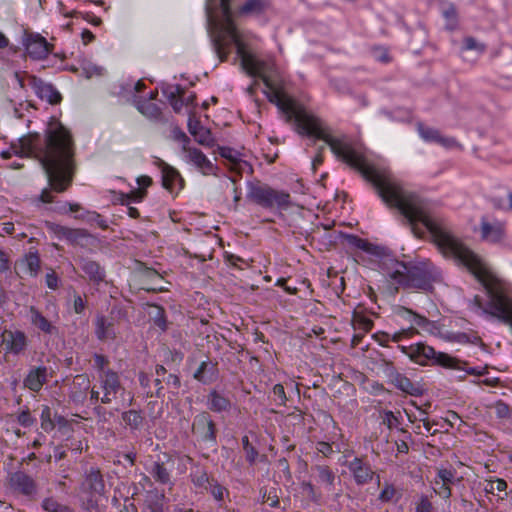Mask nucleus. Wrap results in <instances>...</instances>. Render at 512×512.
Here are the masks:
<instances>
[{
  "label": "nucleus",
  "mask_w": 512,
  "mask_h": 512,
  "mask_svg": "<svg viewBox=\"0 0 512 512\" xmlns=\"http://www.w3.org/2000/svg\"><path fill=\"white\" fill-rule=\"evenodd\" d=\"M18 423L23 427H30L34 424V419L32 418L29 410L22 411L17 417Z\"/></svg>",
  "instance_id": "obj_57"
},
{
  "label": "nucleus",
  "mask_w": 512,
  "mask_h": 512,
  "mask_svg": "<svg viewBox=\"0 0 512 512\" xmlns=\"http://www.w3.org/2000/svg\"><path fill=\"white\" fill-rule=\"evenodd\" d=\"M462 50L476 51L478 54H483L486 51V44L478 41L472 36H466L463 39Z\"/></svg>",
  "instance_id": "obj_37"
},
{
  "label": "nucleus",
  "mask_w": 512,
  "mask_h": 512,
  "mask_svg": "<svg viewBox=\"0 0 512 512\" xmlns=\"http://www.w3.org/2000/svg\"><path fill=\"white\" fill-rule=\"evenodd\" d=\"M437 477L445 484H451L454 481L455 473L450 469H439Z\"/></svg>",
  "instance_id": "obj_56"
},
{
  "label": "nucleus",
  "mask_w": 512,
  "mask_h": 512,
  "mask_svg": "<svg viewBox=\"0 0 512 512\" xmlns=\"http://www.w3.org/2000/svg\"><path fill=\"white\" fill-rule=\"evenodd\" d=\"M192 432L200 443H204L208 448L216 451L217 429L211 415L207 411H202L194 417Z\"/></svg>",
  "instance_id": "obj_6"
},
{
  "label": "nucleus",
  "mask_w": 512,
  "mask_h": 512,
  "mask_svg": "<svg viewBox=\"0 0 512 512\" xmlns=\"http://www.w3.org/2000/svg\"><path fill=\"white\" fill-rule=\"evenodd\" d=\"M390 278L404 289L428 291L432 288L433 278L430 264L427 262L416 264L397 262L396 269L390 274Z\"/></svg>",
  "instance_id": "obj_4"
},
{
  "label": "nucleus",
  "mask_w": 512,
  "mask_h": 512,
  "mask_svg": "<svg viewBox=\"0 0 512 512\" xmlns=\"http://www.w3.org/2000/svg\"><path fill=\"white\" fill-rule=\"evenodd\" d=\"M157 308V313L155 314L153 320L154 324L159 327L161 330L165 331L167 329V321L165 318L164 309L160 306H155Z\"/></svg>",
  "instance_id": "obj_52"
},
{
  "label": "nucleus",
  "mask_w": 512,
  "mask_h": 512,
  "mask_svg": "<svg viewBox=\"0 0 512 512\" xmlns=\"http://www.w3.org/2000/svg\"><path fill=\"white\" fill-rule=\"evenodd\" d=\"M50 229L58 236L65 238L71 244H79L81 240L90 236L85 229H74L58 224H49Z\"/></svg>",
  "instance_id": "obj_20"
},
{
  "label": "nucleus",
  "mask_w": 512,
  "mask_h": 512,
  "mask_svg": "<svg viewBox=\"0 0 512 512\" xmlns=\"http://www.w3.org/2000/svg\"><path fill=\"white\" fill-rule=\"evenodd\" d=\"M29 319L33 326L46 334H52L56 330L51 322L35 306L29 307Z\"/></svg>",
  "instance_id": "obj_27"
},
{
  "label": "nucleus",
  "mask_w": 512,
  "mask_h": 512,
  "mask_svg": "<svg viewBox=\"0 0 512 512\" xmlns=\"http://www.w3.org/2000/svg\"><path fill=\"white\" fill-rule=\"evenodd\" d=\"M208 491L212 494L215 500L222 501L224 494L227 492L226 488L220 485L216 480L212 478V482L208 486Z\"/></svg>",
  "instance_id": "obj_48"
},
{
  "label": "nucleus",
  "mask_w": 512,
  "mask_h": 512,
  "mask_svg": "<svg viewBox=\"0 0 512 512\" xmlns=\"http://www.w3.org/2000/svg\"><path fill=\"white\" fill-rule=\"evenodd\" d=\"M505 235L504 225L500 222L490 223L485 219L481 221V237L483 240L497 243L500 242Z\"/></svg>",
  "instance_id": "obj_24"
},
{
  "label": "nucleus",
  "mask_w": 512,
  "mask_h": 512,
  "mask_svg": "<svg viewBox=\"0 0 512 512\" xmlns=\"http://www.w3.org/2000/svg\"><path fill=\"white\" fill-rule=\"evenodd\" d=\"M173 139L176 141H179L182 143V150L183 152H186L188 147V144L190 143V138L179 128L175 127L172 130Z\"/></svg>",
  "instance_id": "obj_50"
},
{
  "label": "nucleus",
  "mask_w": 512,
  "mask_h": 512,
  "mask_svg": "<svg viewBox=\"0 0 512 512\" xmlns=\"http://www.w3.org/2000/svg\"><path fill=\"white\" fill-rule=\"evenodd\" d=\"M8 483L13 491L24 496L32 497L37 493V483L30 475L23 471L11 473Z\"/></svg>",
  "instance_id": "obj_8"
},
{
  "label": "nucleus",
  "mask_w": 512,
  "mask_h": 512,
  "mask_svg": "<svg viewBox=\"0 0 512 512\" xmlns=\"http://www.w3.org/2000/svg\"><path fill=\"white\" fill-rule=\"evenodd\" d=\"M346 239L351 246L370 254H376L377 247L367 240L356 235H347Z\"/></svg>",
  "instance_id": "obj_35"
},
{
  "label": "nucleus",
  "mask_w": 512,
  "mask_h": 512,
  "mask_svg": "<svg viewBox=\"0 0 512 512\" xmlns=\"http://www.w3.org/2000/svg\"><path fill=\"white\" fill-rule=\"evenodd\" d=\"M348 469L353 474L354 480L358 485H364L373 479L374 472L370 465L361 458H354L348 463Z\"/></svg>",
  "instance_id": "obj_15"
},
{
  "label": "nucleus",
  "mask_w": 512,
  "mask_h": 512,
  "mask_svg": "<svg viewBox=\"0 0 512 512\" xmlns=\"http://www.w3.org/2000/svg\"><path fill=\"white\" fill-rule=\"evenodd\" d=\"M396 312L399 315L408 314V315L412 316L413 323L424 330L428 331V330H431L432 327H434V323L432 321H430L429 319H427L424 316H421V315H418V314L412 312L411 310H409L403 306H398L396 309Z\"/></svg>",
  "instance_id": "obj_31"
},
{
  "label": "nucleus",
  "mask_w": 512,
  "mask_h": 512,
  "mask_svg": "<svg viewBox=\"0 0 512 512\" xmlns=\"http://www.w3.org/2000/svg\"><path fill=\"white\" fill-rule=\"evenodd\" d=\"M165 460H157L155 461L150 469V474L153 479L162 485H172L173 482L171 480V470L173 468L174 462L171 457L168 455H164Z\"/></svg>",
  "instance_id": "obj_12"
},
{
  "label": "nucleus",
  "mask_w": 512,
  "mask_h": 512,
  "mask_svg": "<svg viewBox=\"0 0 512 512\" xmlns=\"http://www.w3.org/2000/svg\"><path fill=\"white\" fill-rule=\"evenodd\" d=\"M443 16L447 21V28L450 30L455 29L457 26L458 19L457 10L453 4H449L443 9Z\"/></svg>",
  "instance_id": "obj_44"
},
{
  "label": "nucleus",
  "mask_w": 512,
  "mask_h": 512,
  "mask_svg": "<svg viewBox=\"0 0 512 512\" xmlns=\"http://www.w3.org/2000/svg\"><path fill=\"white\" fill-rule=\"evenodd\" d=\"M100 387L103 390L101 403L109 404L116 399L117 393L123 389L120 377L114 370L108 369L104 374H99Z\"/></svg>",
  "instance_id": "obj_7"
},
{
  "label": "nucleus",
  "mask_w": 512,
  "mask_h": 512,
  "mask_svg": "<svg viewBox=\"0 0 512 512\" xmlns=\"http://www.w3.org/2000/svg\"><path fill=\"white\" fill-rule=\"evenodd\" d=\"M13 154L37 159L47 176L50 189L57 193L66 191L72 184L76 162L75 144L70 131L60 122L49 123L44 138L38 133H28L1 152L4 159Z\"/></svg>",
  "instance_id": "obj_1"
},
{
  "label": "nucleus",
  "mask_w": 512,
  "mask_h": 512,
  "mask_svg": "<svg viewBox=\"0 0 512 512\" xmlns=\"http://www.w3.org/2000/svg\"><path fill=\"white\" fill-rule=\"evenodd\" d=\"M316 449L319 453L323 454L325 457H328L334 453V450L328 442L320 441L316 444Z\"/></svg>",
  "instance_id": "obj_60"
},
{
  "label": "nucleus",
  "mask_w": 512,
  "mask_h": 512,
  "mask_svg": "<svg viewBox=\"0 0 512 512\" xmlns=\"http://www.w3.org/2000/svg\"><path fill=\"white\" fill-rule=\"evenodd\" d=\"M315 470L318 473V478L320 482L326 483L329 486H332L334 484L335 474L328 466L317 465L315 466Z\"/></svg>",
  "instance_id": "obj_40"
},
{
  "label": "nucleus",
  "mask_w": 512,
  "mask_h": 512,
  "mask_svg": "<svg viewBox=\"0 0 512 512\" xmlns=\"http://www.w3.org/2000/svg\"><path fill=\"white\" fill-rule=\"evenodd\" d=\"M273 394L279 400L280 404H285L287 401V397L285 394V390L282 384H276L273 387Z\"/></svg>",
  "instance_id": "obj_62"
},
{
  "label": "nucleus",
  "mask_w": 512,
  "mask_h": 512,
  "mask_svg": "<svg viewBox=\"0 0 512 512\" xmlns=\"http://www.w3.org/2000/svg\"><path fill=\"white\" fill-rule=\"evenodd\" d=\"M25 262H26V266H27L30 276H32V277L37 276V274L40 270V262H41L39 255L36 252L29 253L26 255Z\"/></svg>",
  "instance_id": "obj_41"
},
{
  "label": "nucleus",
  "mask_w": 512,
  "mask_h": 512,
  "mask_svg": "<svg viewBox=\"0 0 512 512\" xmlns=\"http://www.w3.org/2000/svg\"><path fill=\"white\" fill-rule=\"evenodd\" d=\"M86 498L82 502L83 508L87 512H100L99 508V497L98 494H86Z\"/></svg>",
  "instance_id": "obj_46"
},
{
  "label": "nucleus",
  "mask_w": 512,
  "mask_h": 512,
  "mask_svg": "<svg viewBox=\"0 0 512 512\" xmlns=\"http://www.w3.org/2000/svg\"><path fill=\"white\" fill-rule=\"evenodd\" d=\"M383 424H385L389 429L396 426L398 424V418L394 415L392 411H386L383 416Z\"/></svg>",
  "instance_id": "obj_61"
},
{
  "label": "nucleus",
  "mask_w": 512,
  "mask_h": 512,
  "mask_svg": "<svg viewBox=\"0 0 512 512\" xmlns=\"http://www.w3.org/2000/svg\"><path fill=\"white\" fill-rule=\"evenodd\" d=\"M197 142L203 146L212 147L214 145V139L209 129L199 128L198 134L194 136Z\"/></svg>",
  "instance_id": "obj_47"
},
{
  "label": "nucleus",
  "mask_w": 512,
  "mask_h": 512,
  "mask_svg": "<svg viewBox=\"0 0 512 512\" xmlns=\"http://www.w3.org/2000/svg\"><path fill=\"white\" fill-rule=\"evenodd\" d=\"M395 493V488L392 485H386L379 495V500L388 502L394 497Z\"/></svg>",
  "instance_id": "obj_59"
},
{
  "label": "nucleus",
  "mask_w": 512,
  "mask_h": 512,
  "mask_svg": "<svg viewBox=\"0 0 512 512\" xmlns=\"http://www.w3.org/2000/svg\"><path fill=\"white\" fill-rule=\"evenodd\" d=\"M162 93L167 98L169 103H172L173 101L177 100L180 97L185 96V88H183L181 85H170L166 84L162 87Z\"/></svg>",
  "instance_id": "obj_36"
},
{
  "label": "nucleus",
  "mask_w": 512,
  "mask_h": 512,
  "mask_svg": "<svg viewBox=\"0 0 512 512\" xmlns=\"http://www.w3.org/2000/svg\"><path fill=\"white\" fill-rule=\"evenodd\" d=\"M93 359L94 366L100 371V374H104V372L108 370V368H106L109 364L107 357L101 354H95Z\"/></svg>",
  "instance_id": "obj_55"
},
{
  "label": "nucleus",
  "mask_w": 512,
  "mask_h": 512,
  "mask_svg": "<svg viewBox=\"0 0 512 512\" xmlns=\"http://www.w3.org/2000/svg\"><path fill=\"white\" fill-rule=\"evenodd\" d=\"M278 490L279 489L276 487H272L269 490H267L266 488H262L261 489L262 502L269 503V505L271 507H278V505H279Z\"/></svg>",
  "instance_id": "obj_42"
},
{
  "label": "nucleus",
  "mask_w": 512,
  "mask_h": 512,
  "mask_svg": "<svg viewBox=\"0 0 512 512\" xmlns=\"http://www.w3.org/2000/svg\"><path fill=\"white\" fill-rule=\"evenodd\" d=\"M207 408L215 413L229 412L232 407L231 400L217 390H211L207 395Z\"/></svg>",
  "instance_id": "obj_23"
},
{
  "label": "nucleus",
  "mask_w": 512,
  "mask_h": 512,
  "mask_svg": "<svg viewBox=\"0 0 512 512\" xmlns=\"http://www.w3.org/2000/svg\"><path fill=\"white\" fill-rule=\"evenodd\" d=\"M122 420L132 430H139L144 421V417L138 410H129L122 413Z\"/></svg>",
  "instance_id": "obj_33"
},
{
  "label": "nucleus",
  "mask_w": 512,
  "mask_h": 512,
  "mask_svg": "<svg viewBox=\"0 0 512 512\" xmlns=\"http://www.w3.org/2000/svg\"><path fill=\"white\" fill-rule=\"evenodd\" d=\"M398 348L401 352L409 357V359L419 365H427L429 361L434 365H439L444 368L465 370L470 375H483L486 368L478 370L476 368H465L467 364L455 357L450 356L444 352H436L435 349L422 342L412 344L410 346L399 345Z\"/></svg>",
  "instance_id": "obj_3"
},
{
  "label": "nucleus",
  "mask_w": 512,
  "mask_h": 512,
  "mask_svg": "<svg viewBox=\"0 0 512 512\" xmlns=\"http://www.w3.org/2000/svg\"><path fill=\"white\" fill-rule=\"evenodd\" d=\"M193 377L203 384H210L218 378L217 365L210 361H203L195 371Z\"/></svg>",
  "instance_id": "obj_25"
},
{
  "label": "nucleus",
  "mask_w": 512,
  "mask_h": 512,
  "mask_svg": "<svg viewBox=\"0 0 512 512\" xmlns=\"http://www.w3.org/2000/svg\"><path fill=\"white\" fill-rule=\"evenodd\" d=\"M156 379L154 380L156 389V397L160 398L163 396V386L162 382L166 385L173 387L178 390L181 386L180 378L176 374H167V370L163 365H157L155 369Z\"/></svg>",
  "instance_id": "obj_21"
},
{
  "label": "nucleus",
  "mask_w": 512,
  "mask_h": 512,
  "mask_svg": "<svg viewBox=\"0 0 512 512\" xmlns=\"http://www.w3.org/2000/svg\"><path fill=\"white\" fill-rule=\"evenodd\" d=\"M506 488H507V483L505 480L496 479L495 481H490L488 483L487 487L485 488V490L488 493H494V491H498V492L504 491V490H506Z\"/></svg>",
  "instance_id": "obj_53"
},
{
  "label": "nucleus",
  "mask_w": 512,
  "mask_h": 512,
  "mask_svg": "<svg viewBox=\"0 0 512 512\" xmlns=\"http://www.w3.org/2000/svg\"><path fill=\"white\" fill-rule=\"evenodd\" d=\"M147 195L145 189H134L126 194H121L120 202L122 205H128L131 201L141 202Z\"/></svg>",
  "instance_id": "obj_38"
},
{
  "label": "nucleus",
  "mask_w": 512,
  "mask_h": 512,
  "mask_svg": "<svg viewBox=\"0 0 512 512\" xmlns=\"http://www.w3.org/2000/svg\"><path fill=\"white\" fill-rule=\"evenodd\" d=\"M149 512H163V503L161 498H156L153 501H149L147 504Z\"/></svg>",
  "instance_id": "obj_64"
},
{
  "label": "nucleus",
  "mask_w": 512,
  "mask_h": 512,
  "mask_svg": "<svg viewBox=\"0 0 512 512\" xmlns=\"http://www.w3.org/2000/svg\"><path fill=\"white\" fill-rule=\"evenodd\" d=\"M41 428L45 432H51L55 428V423L52 419V412L49 406H44L40 415Z\"/></svg>",
  "instance_id": "obj_43"
},
{
  "label": "nucleus",
  "mask_w": 512,
  "mask_h": 512,
  "mask_svg": "<svg viewBox=\"0 0 512 512\" xmlns=\"http://www.w3.org/2000/svg\"><path fill=\"white\" fill-rule=\"evenodd\" d=\"M187 158L192 162L204 175H215L217 167L206 157V155L197 148H189L185 152Z\"/></svg>",
  "instance_id": "obj_18"
},
{
  "label": "nucleus",
  "mask_w": 512,
  "mask_h": 512,
  "mask_svg": "<svg viewBox=\"0 0 512 512\" xmlns=\"http://www.w3.org/2000/svg\"><path fill=\"white\" fill-rule=\"evenodd\" d=\"M389 378L391 384L405 394L416 397L423 394V389L419 384L413 383L408 377L399 373L394 368L389 372Z\"/></svg>",
  "instance_id": "obj_13"
},
{
  "label": "nucleus",
  "mask_w": 512,
  "mask_h": 512,
  "mask_svg": "<svg viewBox=\"0 0 512 512\" xmlns=\"http://www.w3.org/2000/svg\"><path fill=\"white\" fill-rule=\"evenodd\" d=\"M242 68L251 76L260 77L265 86L269 89H273L272 83L268 77L263 75L264 72V63L257 61L251 54L248 56H243L241 60Z\"/></svg>",
  "instance_id": "obj_22"
},
{
  "label": "nucleus",
  "mask_w": 512,
  "mask_h": 512,
  "mask_svg": "<svg viewBox=\"0 0 512 512\" xmlns=\"http://www.w3.org/2000/svg\"><path fill=\"white\" fill-rule=\"evenodd\" d=\"M242 446L245 452L246 460L252 465L256 462L258 457V451L251 445L248 436H243Z\"/></svg>",
  "instance_id": "obj_45"
},
{
  "label": "nucleus",
  "mask_w": 512,
  "mask_h": 512,
  "mask_svg": "<svg viewBox=\"0 0 512 512\" xmlns=\"http://www.w3.org/2000/svg\"><path fill=\"white\" fill-rule=\"evenodd\" d=\"M219 154L221 157L229 160L234 165L235 170L242 169V165L247 166V162L239 160L235 152L229 147H219Z\"/></svg>",
  "instance_id": "obj_39"
},
{
  "label": "nucleus",
  "mask_w": 512,
  "mask_h": 512,
  "mask_svg": "<svg viewBox=\"0 0 512 512\" xmlns=\"http://www.w3.org/2000/svg\"><path fill=\"white\" fill-rule=\"evenodd\" d=\"M138 111L146 118L155 121L165 123L167 120L164 118L161 108L150 101L141 100L137 103Z\"/></svg>",
  "instance_id": "obj_26"
},
{
  "label": "nucleus",
  "mask_w": 512,
  "mask_h": 512,
  "mask_svg": "<svg viewBox=\"0 0 512 512\" xmlns=\"http://www.w3.org/2000/svg\"><path fill=\"white\" fill-rule=\"evenodd\" d=\"M2 344L8 353L19 355L25 352L28 347V339L26 334L20 330H4L1 334Z\"/></svg>",
  "instance_id": "obj_9"
},
{
  "label": "nucleus",
  "mask_w": 512,
  "mask_h": 512,
  "mask_svg": "<svg viewBox=\"0 0 512 512\" xmlns=\"http://www.w3.org/2000/svg\"><path fill=\"white\" fill-rule=\"evenodd\" d=\"M233 0H207L205 11L207 20V29L210 34L211 42L215 53L220 62L226 61L229 51V43L226 41L230 37L236 46L237 54L243 59V56L250 55L242 42L239 31L232 19L231 2Z\"/></svg>",
  "instance_id": "obj_2"
},
{
  "label": "nucleus",
  "mask_w": 512,
  "mask_h": 512,
  "mask_svg": "<svg viewBox=\"0 0 512 512\" xmlns=\"http://www.w3.org/2000/svg\"><path fill=\"white\" fill-rule=\"evenodd\" d=\"M302 486L303 489L307 491L310 499L315 503H319L320 495L316 493L314 486L310 482H304Z\"/></svg>",
  "instance_id": "obj_63"
},
{
  "label": "nucleus",
  "mask_w": 512,
  "mask_h": 512,
  "mask_svg": "<svg viewBox=\"0 0 512 512\" xmlns=\"http://www.w3.org/2000/svg\"><path fill=\"white\" fill-rule=\"evenodd\" d=\"M246 198L268 210H287L292 205L288 192L263 183H249Z\"/></svg>",
  "instance_id": "obj_5"
},
{
  "label": "nucleus",
  "mask_w": 512,
  "mask_h": 512,
  "mask_svg": "<svg viewBox=\"0 0 512 512\" xmlns=\"http://www.w3.org/2000/svg\"><path fill=\"white\" fill-rule=\"evenodd\" d=\"M191 481L192 483L199 489H203L208 491V486L212 482V479L209 478L208 473L205 469L201 467H196L195 470L191 473Z\"/></svg>",
  "instance_id": "obj_32"
},
{
  "label": "nucleus",
  "mask_w": 512,
  "mask_h": 512,
  "mask_svg": "<svg viewBox=\"0 0 512 512\" xmlns=\"http://www.w3.org/2000/svg\"><path fill=\"white\" fill-rule=\"evenodd\" d=\"M26 51L33 59H43L49 53L48 43L45 38L38 37L27 43Z\"/></svg>",
  "instance_id": "obj_28"
},
{
  "label": "nucleus",
  "mask_w": 512,
  "mask_h": 512,
  "mask_svg": "<svg viewBox=\"0 0 512 512\" xmlns=\"http://www.w3.org/2000/svg\"><path fill=\"white\" fill-rule=\"evenodd\" d=\"M417 130L421 138L426 142H435L445 148L460 146L455 138L443 136L439 130L425 126L421 122L417 124Z\"/></svg>",
  "instance_id": "obj_11"
},
{
  "label": "nucleus",
  "mask_w": 512,
  "mask_h": 512,
  "mask_svg": "<svg viewBox=\"0 0 512 512\" xmlns=\"http://www.w3.org/2000/svg\"><path fill=\"white\" fill-rule=\"evenodd\" d=\"M269 8L268 0H246L244 4L239 7V15H260Z\"/></svg>",
  "instance_id": "obj_29"
},
{
  "label": "nucleus",
  "mask_w": 512,
  "mask_h": 512,
  "mask_svg": "<svg viewBox=\"0 0 512 512\" xmlns=\"http://www.w3.org/2000/svg\"><path fill=\"white\" fill-rule=\"evenodd\" d=\"M95 333L99 340L113 339L116 336L113 323L109 322L104 316L97 317Z\"/></svg>",
  "instance_id": "obj_30"
},
{
  "label": "nucleus",
  "mask_w": 512,
  "mask_h": 512,
  "mask_svg": "<svg viewBox=\"0 0 512 512\" xmlns=\"http://www.w3.org/2000/svg\"><path fill=\"white\" fill-rule=\"evenodd\" d=\"M33 88L42 100H46L51 105H57L62 100L60 92L52 84L36 77H33Z\"/></svg>",
  "instance_id": "obj_16"
},
{
  "label": "nucleus",
  "mask_w": 512,
  "mask_h": 512,
  "mask_svg": "<svg viewBox=\"0 0 512 512\" xmlns=\"http://www.w3.org/2000/svg\"><path fill=\"white\" fill-rule=\"evenodd\" d=\"M159 168L162 173V185L166 190L173 192L176 183H179L180 189L183 188L184 180L177 169L162 160L159 161Z\"/></svg>",
  "instance_id": "obj_19"
},
{
  "label": "nucleus",
  "mask_w": 512,
  "mask_h": 512,
  "mask_svg": "<svg viewBox=\"0 0 512 512\" xmlns=\"http://www.w3.org/2000/svg\"><path fill=\"white\" fill-rule=\"evenodd\" d=\"M41 508L45 512H74L72 508L60 503L54 497H45L41 502Z\"/></svg>",
  "instance_id": "obj_34"
},
{
  "label": "nucleus",
  "mask_w": 512,
  "mask_h": 512,
  "mask_svg": "<svg viewBox=\"0 0 512 512\" xmlns=\"http://www.w3.org/2000/svg\"><path fill=\"white\" fill-rule=\"evenodd\" d=\"M433 505L427 496H421L416 504L415 512H432Z\"/></svg>",
  "instance_id": "obj_54"
},
{
  "label": "nucleus",
  "mask_w": 512,
  "mask_h": 512,
  "mask_svg": "<svg viewBox=\"0 0 512 512\" xmlns=\"http://www.w3.org/2000/svg\"><path fill=\"white\" fill-rule=\"evenodd\" d=\"M45 280H46V285L48 286V288H50L52 290H56L58 288L59 278H58L57 274L55 273V271L50 270V272H48L46 274Z\"/></svg>",
  "instance_id": "obj_58"
},
{
  "label": "nucleus",
  "mask_w": 512,
  "mask_h": 512,
  "mask_svg": "<svg viewBox=\"0 0 512 512\" xmlns=\"http://www.w3.org/2000/svg\"><path fill=\"white\" fill-rule=\"evenodd\" d=\"M82 492L85 494L104 495L105 482L100 469L90 467L85 471L84 481L81 485Z\"/></svg>",
  "instance_id": "obj_10"
},
{
  "label": "nucleus",
  "mask_w": 512,
  "mask_h": 512,
  "mask_svg": "<svg viewBox=\"0 0 512 512\" xmlns=\"http://www.w3.org/2000/svg\"><path fill=\"white\" fill-rule=\"evenodd\" d=\"M78 219H86L88 222H95L100 228L106 229L108 225L106 224V221L102 218L100 214L97 212H87L86 217L84 215L76 216Z\"/></svg>",
  "instance_id": "obj_49"
},
{
  "label": "nucleus",
  "mask_w": 512,
  "mask_h": 512,
  "mask_svg": "<svg viewBox=\"0 0 512 512\" xmlns=\"http://www.w3.org/2000/svg\"><path fill=\"white\" fill-rule=\"evenodd\" d=\"M373 57L382 63H388L391 61V57L386 48L377 46L372 49Z\"/></svg>",
  "instance_id": "obj_51"
},
{
  "label": "nucleus",
  "mask_w": 512,
  "mask_h": 512,
  "mask_svg": "<svg viewBox=\"0 0 512 512\" xmlns=\"http://www.w3.org/2000/svg\"><path fill=\"white\" fill-rule=\"evenodd\" d=\"M49 378L48 368L46 366L32 367L23 380V386L30 391L39 392Z\"/></svg>",
  "instance_id": "obj_14"
},
{
  "label": "nucleus",
  "mask_w": 512,
  "mask_h": 512,
  "mask_svg": "<svg viewBox=\"0 0 512 512\" xmlns=\"http://www.w3.org/2000/svg\"><path fill=\"white\" fill-rule=\"evenodd\" d=\"M78 265L88 277L89 281L94 284H99L105 280V270L98 262L90 258L81 257L78 260Z\"/></svg>",
  "instance_id": "obj_17"
}]
</instances>
